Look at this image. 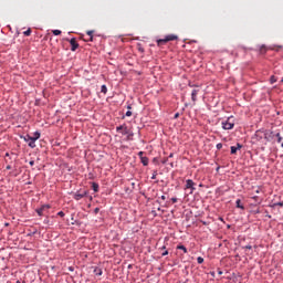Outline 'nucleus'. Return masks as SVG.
I'll list each match as a JSON object with an SVG mask.
<instances>
[{
    "label": "nucleus",
    "instance_id": "c9c22d12",
    "mask_svg": "<svg viewBox=\"0 0 283 283\" xmlns=\"http://www.w3.org/2000/svg\"><path fill=\"white\" fill-rule=\"evenodd\" d=\"M217 149L218 150L222 149V143L217 144Z\"/></svg>",
    "mask_w": 283,
    "mask_h": 283
},
{
    "label": "nucleus",
    "instance_id": "9b49d317",
    "mask_svg": "<svg viewBox=\"0 0 283 283\" xmlns=\"http://www.w3.org/2000/svg\"><path fill=\"white\" fill-rule=\"evenodd\" d=\"M238 149H242V144L238 143L237 146H231V154H238Z\"/></svg>",
    "mask_w": 283,
    "mask_h": 283
},
{
    "label": "nucleus",
    "instance_id": "f257e3e1",
    "mask_svg": "<svg viewBox=\"0 0 283 283\" xmlns=\"http://www.w3.org/2000/svg\"><path fill=\"white\" fill-rule=\"evenodd\" d=\"M122 129H124V132H122V136H126V140H134V133L127 128V124H123L116 127V132H120Z\"/></svg>",
    "mask_w": 283,
    "mask_h": 283
},
{
    "label": "nucleus",
    "instance_id": "5fc2aeb1",
    "mask_svg": "<svg viewBox=\"0 0 283 283\" xmlns=\"http://www.w3.org/2000/svg\"><path fill=\"white\" fill-rule=\"evenodd\" d=\"M36 233V230L33 231V234Z\"/></svg>",
    "mask_w": 283,
    "mask_h": 283
},
{
    "label": "nucleus",
    "instance_id": "423d86ee",
    "mask_svg": "<svg viewBox=\"0 0 283 283\" xmlns=\"http://www.w3.org/2000/svg\"><path fill=\"white\" fill-rule=\"evenodd\" d=\"M66 41L70 42L72 52H76V50H78V42H76V38H72L71 40L66 39Z\"/></svg>",
    "mask_w": 283,
    "mask_h": 283
},
{
    "label": "nucleus",
    "instance_id": "8fccbe9b",
    "mask_svg": "<svg viewBox=\"0 0 283 283\" xmlns=\"http://www.w3.org/2000/svg\"><path fill=\"white\" fill-rule=\"evenodd\" d=\"M6 156H10V153H7Z\"/></svg>",
    "mask_w": 283,
    "mask_h": 283
},
{
    "label": "nucleus",
    "instance_id": "473e14b6",
    "mask_svg": "<svg viewBox=\"0 0 283 283\" xmlns=\"http://www.w3.org/2000/svg\"><path fill=\"white\" fill-rule=\"evenodd\" d=\"M144 154H145L144 151H139V153H138V156H139L140 159H142V158H145Z\"/></svg>",
    "mask_w": 283,
    "mask_h": 283
},
{
    "label": "nucleus",
    "instance_id": "bb28decb",
    "mask_svg": "<svg viewBox=\"0 0 283 283\" xmlns=\"http://www.w3.org/2000/svg\"><path fill=\"white\" fill-rule=\"evenodd\" d=\"M53 34H54V36L61 35V30H53Z\"/></svg>",
    "mask_w": 283,
    "mask_h": 283
},
{
    "label": "nucleus",
    "instance_id": "37998d69",
    "mask_svg": "<svg viewBox=\"0 0 283 283\" xmlns=\"http://www.w3.org/2000/svg\"><path fill=\"white\" fill-rule=\"evenodd\" d=\"M168 158H174V153H170Z\"/></svg>",
    "mask_w": 283,
    "mask_h": 283
},
{
    "label": "nucleus",
    "instance_id": "7c9ffc66",
    "mask_svg": "<svg viewBox=\"0 0 283 283\" xmlns=\"http://www.w3.org/2000/svg\"><path fill=\"white\" fill-rule=\"evenodd\" d=\"M169 160V158H164L163 160H161V165H167V161Z\"/></svg>",
    "mask_w": 283,
    "mask_h": 283
},
{
    "label": "nucleus",
    "instance_id": "6ab92c4d",
    "mask_svg": "<svg viewBox=\"0 0 283 283\" xmlns=\"http://www.w3.org/2000/svg\"><path fill=\"white\" fill-rule=\"evenodd\" d=\"M92 189H93V191H94L95 193H98V184L93 182V184H92Z\"/></svg>",
    "mask_w": 283,
    "mask_h": 283
},
{
    "label": "nucleus",
    "instance_id": "e433bc0d",
    "mask_svg": "<svg viewBox=\"0 0 283 283\" xmlns=\"http://www.w3.org/2000/svg\"><path fill=\"white\" fill-rule=\"evenodd\" d=\"M167 249V245H163L159 248V251H163V250H166Z\"/></svg>",
    "mask_w": 283,
    "mask_h": 283
},
{
    "label": "nucleus",
    "instance_id": "f8f14e48",
    "mask_svg": "<svg viewBox=\"0 0 283 283\" xmlns=\"http://www.w3.org/2000/svg\"><path fill=\"white\" fill-rule=\"evenodd\" d=\"M200 92V90H192V93H191V101L193 103H196V101H198V93Z\"/></svg>",
    "mask_w": 283,
    "mask_h": 283
},
{
    "label": "nucleus",
    "instance_id": "4468645a",
    "mask_svg": "<svg viewBox=\"0 0 283 283\" xmlns=\"http://www.w3.org/2000/svg\"><path fill=\"white\" fill-rule=\"evenodd\" d=\"M266 52H269V48H266V45H264V44L261 45L259 49V53L264 56V54H266Z\"/></svg>",
    "mask_w": 283,
    "mask_h": 283
},
{
    "label": "nucleus",
    "instance_id": "b1692460",
    "mask_svg": "<svg viewBox=\"0 0 283 283\" xmlns=\"http://www.w3.org/2000/svg\"><path fill=\"white\" fill-rule=\"evenodd\" d=\"M24 36H30L32 34V29H28L27 31L23 32Z\"/></svg>",
    "mask_w": 283,
    "mask_h": 283
},
{
    "label": "nucleus",
    "instance_id": "864d4df0",
    "mask_svg": "<svg viewBox=\"0 0 283 283\" xmlns=\"http://www.w3.org/2000/svg\"><path fill=\"white\" fill-rule=\"evenodd\" d=\"M256 193H260V190H256Z\"/></svg>",
    "mask_w": 283,
    "mask_h": 283
},
{
    "label": "nucleus",
    "instance_id": "1a4fd4ad",
    "mask_svg": "<svg viewBox=\"0 0 283 283\" xmlns=\"http://www.w3.org/2000/svg\"><path fill=\"white\" fill-rule=\"evenodd\" d=\"M273 138H275V134L273 133V130L265 129L266 143H271V140H273Z\"/></svg>",
    "mask_w": 283,
    "mask_h": 283
},
{
    "label": "nucleus",
    "instance_id": "ea45409f",
    "mask_svg": "<svg viewBox=\"0 0 283 283\" xmlns=\"http://www.w3.org/2000/svg\"><path fill=\"white\" fill-rule=\"evenodd\" d=\"M29 165H30L31 167H34V160H31V161L29 163Z\"/></svg>",
    "mask_w": 283,
    "mask_h": 283
},
{
    "label": "nucleus",
    "instance_id": "4c0bfd02",
    "mask_svg": "<svg viewBox=\"0 0 283 283\" xmlns=\"http://www.w3.org/2000/svg\"><path fill=\"white\" fill-rule=\"evenodd\" d=\"M243 249H249V250H251V249H253V247H252V245H245V247H243Z\"/></svg>",
    "mask_w": 283,
    "mask_h": 283
},
{
    "label": "nucleus",
    "instance_id": "603ef678",
    "mask_svg": "<svg viewBox=\"0 0 283 283\" xmlns=\"http://www.w3.org/2000/svg\"><path fill=\"white\" fill-rule=\"evenodd\" d=\"M70 271H74V269H73V268H70Z\"/></svg>",
    "mask_w": 283,
    "mask_h": 283
},
{
    "label": "nucleus",
    "instance_id": "dca6fc26",
    "mask_svg": "<svg viewBox=\"0 0 283 283\" xmlns=\"http://www.w3.org/2000/svg\"><path fill=\"white\" fill-rule=\"evenodd\" d=\"M94 273H95V275H103V269H101V268H98V266H95L94 268Z\"/></svg>",
    "mask_w": 283,
    "mask_h": 283
},
{
    "label": "nucleus",
    "instance_id": "a18cd8bd",
    "mask_svg": "<svg viewBox=\"0 0 283 283\" xmlns=\"http://www.w3.org/2000/svg\"><path fill=\"white\" fill-rule=\"evenodd\" d=\"M178 116H180V114H179V113H176V114H175V118H178Z\"/></svg>",
    "mask_w": 283,
    "mask_h": 283
},
{
    "label": "nucleus",
    "instance_id": "f03ea898",
    "mask_svg": "<svg viewBox=\"0 0 283 283\" xmlns=\"http://www.w3.org/2000/svg\"><path fill=\"white\" fill-rule=\"evenodd\" d=\"M169 41H178V35L176 34H168L164 39L157 40L158 48H163V45H167Z\"/></svg>",
    "mask_w": 283,
    "mask_h": 283
},
{
    "label": "nucleus",
    "instance_id": "a211bd4d",
    "mask_svg": "<svg viewBox=\"0 0 283 283\" xmlns=\"http://www.w3.org/2000/svg\"><path fill=\"white\" fill-rule=\"evenodd\" d=\"M137 50H138V52H140L142 54H145V48H143V44L137 43Z\"/></svg>",
    "mask_w": 283,
    "mask_h": 283
},
{
    "label": "nucleus",
    "instance_id": "de8ad7c7",
    "mask_svg": "<svg viewBox=\"0 0 283 283\" xmlns=\"http://www.w3.org/2000/svg\"><path fill=\"white\" fill-rule=\"evenodd\" d=\"M218 273H219V275H222V271H219Z\"/></svg>",
    "mask_w": 283,
    "mask_h": 283
},
{
    "label": "nucleus",
    "instance_id": "6e6d98bb",
    "mask_svg": "<svg viewBox=\"0 0 283 283\" xmlns=\"http://www.w3.org/2000/svg\"><path fill=\"white\" fill-rule=\"evenodd\" d=\"M184 283H187V282H184Z\"/></svg>",
    "mask_w": 283,
    "mask_h": 283
},
{
    "label": "nucleus",
    "instance_id": "ddd939ff",
    "mask_svg": "<svg viewBox=\"0 0 283 283\" xmlns=\"http://www.w3.org/2000/svg\"><path fill=\"white\" fill-rule=\"evenodd\" d=\"M32 139V143H34L36 145V140H39L41 138V133L40 132H35L33 134V136H31Z\"/></svg>",
    "mask_w": 283,
    "mask_h": 283
},
{
    "label": "nucleus",
    "instance_id": "f704fd0d",
    "mask_svg": "<svg viewBox=\"0 0 283 283\" xmlns=\"http://www.w3.org/2000/svg\"><path fill=\"white\" fill-rule=\"evenodd\" d=\"M163 258H165V255H169V251L165 250L163 253H161Z\"/></svg>",
    "mask_w": 283,
    "mask_h": 283
},
{
    "label": "nucleus",
    "instance_id": "5701e85b",
    "mask_svg": "<svg viewBox=\"0 0 283 283\" xmlns=\"http://www.w3.org/2000/svg\"><path fill=\"white\" fill-rule=\"evenodd\" d=\"M101 92H102V94H107V86L106 85H102Z\"/></svg>",
    "mask_w": 283,
    "mask_h": 283
},
{
    "label": "nucleus",
    "instance_id": "cd10ccee",
    "mask_svg": "<svg viewBox=\"0 0 283 283\" xmlns=\"http://www.w3.org/2000/svg\"><path fill=\"white\" fill-rule=\"evenodd\" d=\"M158 176V171H154L153 176H151V180H156V177Z\"/></svg>",
    "mask_w": 283,
    "mask_h": 283
},
{
    "label": "nucleus",
    "instance_id": "2f4dec72",
    "mask_svg": "<svg viewBox=\"0 0 283 283\" xmlns=\"http://www.w3.org/2000/svg\"><path fill=\"white\" fill-rule=\"evenodd\" d=\"M273 207H283V202H276L273 205Z\"/></svg>",
    "mask_w": 283,
    "mask_h": 283
},
{
    "label": "nucleus",
    "instance_id": "4be33fe9",
    "mask_svg": "<svg viewBox=\"0 0 283 283\" xmlns=\"http://www.w3.org/2000/svg\"><path fill=\"white\" fill-rule=\"evenodd\" d=\"M38 216H43V211H45L42 207L35 210Z\"/></svg>",
    "mask_w": 283,
    "mask_h": 283
},
{
    "label": "nucleus",
    "instance_id": "58836bf2",
    "mask_svg": "<svg viewBox=\"0 0 283 283\" xmlns=\"http://www.w3.org/2000/svg\"><path fill=\"white\" fill-rule=\"evenodd\" d=\"M126 116H132V111H127Z\"/></svg>",
    "mask_w": 283,
    "mask_h": 283
},
{
    "label": "nucleus",
    "instance_id": "3c124183",
    "mask_svg": "<svg viewBox=\"0 0 283 283\" xmlns=\"http://www.w3.org/2000/svg\"><path fill=\"white\" fill-rule=\"evenodd\" d=\"M255 213H260V210H256Z\"/></svg>",
    "mask_w": 283,
    "mask_h": 283
},
{
    "label": "nucleus",
    "instance_id": "412c9836",
    "mask_svg": "<svg viewBox=\"0 0 283 283\" xmlns=\"http://www.w3.org/2000/svg\"><path fill=\"white\" fill-rule=\"evenodd\" d=\"M270 83H271V85H273V83H277V77H275V75H272L270 77Z\"/></svg>",
    "mask_w": 283,
    "mask_h": 283
},
{
    "label": "nucleus",
    "instance_id": "a19ab883",
    "mask_svg": "<svg viewBox=\"0 0 283 283\" xmlns=\"http://www.w3.org/2000/svg\"><path fill=\"white\" fill-rule=\"evenodd\" d=\"M160 200H167V197H166L165 195H163V196L160 197Z\"/></svg>",
    "mask_w": 283,
    "mask_h": 283
},
{
    "label": "nucleus",
    "instance_id": "f3484780",
    "mask_svg": "<svg viewBox=\"0 0 283 283\" xmlns=\"http://www.w3.org/2000/svg\"><path fill=\"white\" fill-rule=\"evenodd\" d=\"M235 205H237V209H242V210H244V206L242 205V200L238 199V200L235 201Z\"/></svg>",
    "mask_w": 283,
    "mask_h": 283
},
{
    "label": "nucleus",
    "instance_id": "c85d7f7f",
    "mask_svg": "<svg viewBox=\"0 0 283 283\" xmlns=\"http://www.w3.org/2000/svg\"><path fill=\"white\" fill-rule=\"evenodd\" d=\"M52 208V206H50V205H43L42 206V209L45 211L46 209H51Z\"/></svg>",
    "mask_w": 283,
    "mask_h": 283
},
{
    "label": "nucleus",
    "instance_id": "c756f323",
    "mask_svg": "<svg viewBox=\"0 0 283 283\" xmlns=\"http://www.w3.org/2000/svg\"><path fill=\"white\" fill-rule=\"evenodd\" d=\"M57 216H60V218H65V212L60 211V212H57Z\"/></svg>",
    "mask_w": 283,
    "mask_h": 283
},
{
    "label": "nucleus",
    "instance_id": "a878e982",
    "mask_svg": "<svg viewBox=\"0 0 283 283\" xmlns=\"http://www.w3.org/2000/svg\"><path fill=\"white\" fill-rule=\"evenodd\" d=\"M198 264H202L205 262V259L202 256L197 258Z\"/></svg>",
    "mask_w": 283,
    "mask_h": 283
},
{
    "label": "nucleus",
    "instance_id": "9d476101",
    "mask_svg": "<svg viewBox=\"0 0 283 283\" xmlns=\"http://www.w3.org/2000/svg\"><path fill=\"white\" fill-rule=\"evenodd\" d=\"M86 34L87 36H90L88 39H84L83 35L81 36V39H83L86 43L90 41H94V31H87Z\"/></svg>",
    "mask_w": 283,
    "mask_h": 283
},
{
    "label": "nucleus",
    "instance_id": "20e7f679",
    "mask_svg": "<svg viewBox=\"0 0 283 283\" xmlns=\"http://www.w3.org/2000/svg\"><path fill=\"white\" fill-rule=\"evenodd\" d=\"M253 140H255L256 143H260L262 140H265V129L264 128H261V129H258L253 137H252Z\"/></svg>",
    "mask_w": 283,
    "mask_h": 283
},
{
    "label": "nucleus",
    "instance_id": "2eb2a0df",
    "mask_svg": "<svg viewBox=\"0 0 283 283\" xmlns=\"http://www.w3.org/2000/svg\"><path fill=\"white\" fill-rule=\"evenodd\" d=\"M140 163L144 165V167H147V165H149V158L144 156L140 158Z\"/></svg>",
    "mask_w": 283,
    "mask_h": 283
},
{
    "label": "nucleus",
    "instance_id": "6e6552de",
    "mask_svg": "<svg viewBox=\"0 0 283 283\" xmlns=\"http://www.w3.org/2000/svg\"><path fill=\"white\" fill-rule=\"evenodd\" d=\"M195 186H196V182H193V180L187 179L185 189H190V193H193V191H196Z\"/></svg>",
    "mask_w": 283,
    "mask_h": 283
},
{
    "label": "nucleus",
    "instance_id": "aec40b11",
    "mask_svg": "<svg viewBox=\"0 0 283 283\" xmlns=\"http://www.w3.org/2000/svg\"><path fill=\"white\" fill-rule=\"evenodd\" d=\"M177 249H178L179 251H184V253H188L187 247H185V245H182V244L177 245Z\"/></svg>",
    "mask_w": 283,
    "mask_h": 283
},
{
    "label": "nucleus",
    "instance_id": "393cba45",
    "mask_svg": "<svg viewBox=\"0 0 283 283\" xmlns=\"http://www.w3.org/2000/svg\"><path fill=\"white\" fill-rule=\"evenodd\" d=\"M274 136L277 138V143H282V135L280 133H276Z\"/></svg>",
    "mask_w": 283,
    "mask_h": 283
},
{
    "label": "nucleus",
    "instance_id": "72a5a7b5",
    "mask_svg": "<svg viewBox=\"0 0 283 283\" xmlns=\"http://www.w3.org/2000/svg\"><path fill=\"white\" fill-rule=\"evenodd\" d=\"M170 200H171L172 203L178 202V198H176V197H172Z\"/></svg>",
    "mask_w": 283,
    "mask_h": 283
},
{
    "label": "nucleus",
    "instance_id": "0eeeda50",
    "mask_svg": "<svg viewBox=\"0 0 283 283\" xmlns=\"http://www.w3.org/2000/svg\"><path fill=\"white\" fill-rule=\"evenodd\" d=\"M235 124L231 122V118H228L226 122H222V129H233Z\"/></svg>",
    "mask_w": 283,
    "mask_h": 283
},
{
    "label": "nucleus",
    "instance_id": "c03bdc74",
    "mask_svg": "<svg viewBox=\"0 0 283 283\" xmlns=\"http://www.w3.org/2000/svg\"><path fill=\"white\" fill-rule=\"evenodd\" d=\"M6 169L10 170V169H12V166L8 165V166L6 167Z\"/></svg>",
    "mask_w": 283,
    "mask_h": 283
},
{
    "label": "nucleus",
    "instance_id": "49530a36",
    "mask_svg": "<svg viewBox=\"0 0 283 283\" xmlns=\"http://www.w3.org/2000/svg\"><path fill=\"white\" fill-rule=\"evenodd\" d=\"M252 198H253V200H258L259 197H258V196H254V197H252Z\"/></svg>",
    "mask_w": 283,
    "mask_h": 283
},
{
    "label": "nucleus",
    "instance_id": "09e8293b",
    "mask_svg": "<svg viewBox=\"0 0 283 283\" xmlns=\"http://www.w3.org/2000/svg\"><path fill=\"white\" fill-rule=\"evenodd\" d=\"M123 132H125V129H122L119 133L123 134Z\"/></svg>",
    "mask_w": 283,
    "mask_h": 283
},
{
    "label": "nucleus",
    "instance_id": "79ce46f5",
    "mask_svg": "<svg viewBox=\"0 0 283 283\" xmlns=\"http://www.w3.org/2000/svg\"><path fill=\"white\" fill-rule=\"evenodd\" d=\"M98 211H101L99 208H95V209H94V213H98Z\"/></svg>",
    "mask_w": 283,
    "mask_h": 283
},
{
    "label": "nucleus",
    "instance_id": "39448f33",
    "mask_svg": "<svg viewBox=\"0 0 283 283\" xmlns=\"http://www.w3.org/2000/svg\"><path fill=\"white\" fill-rule=\"evenodd\" d=\"M21 138L23 139L24 143H28L29 147H31V149H34V147H36V144L33 140L32 136L30 135H25V136H21Z\"/></svg>",
    "mask_w": 283,
    "mask_h": 283
},
{
    "label": "nucleus",
    "instance_id": "7ed1b4c3",
    "mask_svg": "<svg viewBox=\"0 0 283 283\" xmlns=\"http://www.w3.org/2000/svg\"><path fill=\"white\" fill-rule=\"evenodd\" d=\"M90 196V190H78L73 195L74 200H83V198H88ZM90 200H92V196H90Z\"/></svg>",
    "mask_w": 283,
    "mask_h": 283
}]
</instances>
